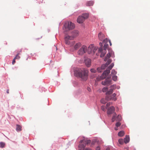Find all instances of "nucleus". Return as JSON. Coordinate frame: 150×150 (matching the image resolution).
I'll list each match as a JSON object with an SVG mask.
<instances>
[{"label":"nucleus","instance_id":"obj_16","mask_svg":"<svg viewBox=\"0 0 150 150\" xmlns=\"http://www.w3.org/2000/svg\"><path fill=\"white\" fill-rule=\"evenodd\" d=\"M98 36L99 39L101 41H102L105 38V35L101 32L99 33Z\"/></svg>","mask_w":150,"mask_h":150},{"label":"nucleus","instance_id":"obj_39","mask_svg":"<svg viewBox=\"0 0 150 150\" xmlns=\"http://www.w3.org/2000/svg\"><path fill=\"white\" fill-rule=\"evenodd\" d=\"M111 104V103L110 102H109L107 103L106 104V106L107 107H109Z\"/></svg>","mask_w":150,"mask_h":150},{"label":"nucleus","instance_id":"obj_7","mask_svg":"<svg viewBox=\"0 0 150 150\" xmlns=\"http://www.w3.org/2000/svg\"><path fill=\"white\" fill-rule=\"evenodd\" d=\"M87 50V47L85 45H82L78 52V54L79 55H82L86 53Z\"/></svg>","mask_w":150,"mask_h":150},{"label":"nucleus","instance_id":"obj_18","mask_svg":"<svg viewBox=\"0 0 150 150\" xmlns=\"http://www.w3.org/2000/svg\"><path fill=\"white\" fill-rule=\"evenodd\" d=\"M81 46V44L80 42H78L74 46V49L75 50H77Z\"/></svg>","mask_w":150,"mask_h":150},{"label":"nucleus","instance_id":"obj_30","mask_svg":"<svg viewBox=\"0 0 150 150\" xmlns=\"http://www.w3.org/2000/svg\"><path fill=\"white\" fill-rule=\"evenodd\" d=\"M117 73V72L115 70H112L111 72V74L112 75H115Z\"/></svg>","mask_w":150,"mask_h":150},{"label":"nucleus","instance_id":"obj_41","mask_svg":"<svg viewBox=\"0 0 150 150\" xmlns=\"http://www.w3.org/2000/svg\"><path fill=\"white\" fill-rule=\"evenodd\" d=\"M109 42L110 43V46H111L112 45V43L110 40H109Z\"/></svg>","mask_w":150,"mask_h":150},{"label":"nucleus","instance_id":"obj_19","mask_svg":"<svg viewBox=\"0 0 150 150\" xmlns=\"http://www.w3.org/2000/svg\"><path fill=\"white\" fill-rule=\"evenodd\" d=\"M94 4V1H90L87 2L86 3V5L87 6H92Z\"/></svg>","mask_w":150,"mask_h":150},{"label":"nucleus","instance_id":"obj_37","mask_svg":"<svg viewBox=\"0 0 150 150\" xmlns=\"http://www.w3.org/2000/svg\"><path fill=\"white\" fill-rule=\"evenodd\" d=\"M101 109L105 111L106 110V108H105L104 106L103 105L101 107Z\"/></svg>","mask_w":150,"mask_h":150},{"label":"nucleus","instance_id":"obj_4","mask_svg":"<svg viewBox=\"0 0 150 150\" xmlns=\"http://www.w3.org/2000/svg\"><path fill=\"white\" fill-rule=\"evenodd\" d=\"M89 17L88 13H83L81 16H79L77 20V22L79 23H82L85 20L88 18Z\"/></svg>","mask_w":150,"mask_h":150},{"label":"nucleus","instance_id":"obj_31","mask_svg":"<svg viewBox=\"0 0 150 150\" xmlns=\"http://www.w3.org/2000/svg\"><path fill=\"white\" fill-rule=\"evenodd\" d=\"M121 125V123L118 121V122H117L115 124V126L117 127H119Z\"/></svg>","mask_w":150,"mask_h":150},{"label":"nucleus","instance_id":"obj_48","mask_svg":"<svg viewBox=\"0 0 150 150\" xmlns=\"http://www.w3.org/2000/svg\"><path fill=\"white\" fill-rule=\"evenodd\" d=\"M73 42L74 43V42Z\"/></svg>","mask_w":150,"mask_h":150},{"label":"nucleus","instance_id":"obj_11","mask_svg":"<svg viewBox=\"0 0 150 150\" xmlns=\"http://www.w3.org/2000/svg\"><path fill=\"white\" fill-rule=\"evenodd\" d=\"M116 95V94L115 93H114L111 96H106V99L107 100H112L115 101L117 100Z\"/></svg>","mask_w":150,"mask_h":150},{"label":"nucleus","instance_id":"obj_46","mask_svg":"<svg viewBox=\"0 0 150 150\" xmlns=\"http://www.w3.org/2000/svg\"><path fill=\"white\" fill-rule=\"evenodd\" d=\"M106 150H110V149L109 148H107Z\"/></svg>","mask_w":150,"mask_h":150},{"label":"nucleus","instance_id":"obj_23","mask_svg":"<svg viewBox=\"0 0 150 150\" xmlns=\"http://www.w3.org/2000/svg\"><path fill=\"white\" fill-rule=\"evenodd\" d=\"M125 132L123 131H121L118 133V135L120 137H122L124 135Z\"/></svg>","mask_w":150,"mask_h":150},{"label":"nucleus","instance_id":"obj_38","mask_svg":"<svg viewBox=\"0 0 150 150\" xmlns=\"http://www.w3.org/2000/svg\"><path fill=\"white\" fill-rule=\"evenodd\" d=\"M15 60L16 59L14 58L13 60L12 64L13 65L16 62Z\"/></svg>","mask_w":150,"mask_h":150},{"label":"nucleus","instance_id":"obj_3","mask_svg":"<svg viewBox=\"0 0 150 150\" xmlns=\"http://www.w3.org/2000/svg\"><path fill=\"white\" fill-rule=\"evenodd\" d=\"M112 53V52H110L107 54L104 60L105 61H106L107 60L108 61L105 64H103L102 65L101 67L102 69L103 70L105 69V68L111 62L112 60L110 59H109V58L110 57Z\"/></svg>","mask_w":150,"mask_h":150},{"label":"nucleus","instance_id":"obj_17","mask_svg":"<svg viewBox=\"0 0 150 150\" xmlns=\"http://www.w3.org/2000/svg\"><path fill=\"white\" fill-rule=\"evenodd\" d=\"M91 140H86L85 139L81 140L80 141V143H83L88 144H90L91 142Z\"/></svg>","mask_w":150,"mask_h":150},{"label":"nucleus","instance_id":"obj_15","mask_svg":"<svg viewBox=\"0 0 150 150\" xmlns=\"http://www.w3.org/2000/svg\"><path fill=\"white\" fill-rule=\"evenodd\" d=\"M111 81L109 79H105V81H102V84L103 85H109L111 84Z\"/></svg>","mask_w":150,"mask_h":150},{"label":"nucleus","instance_id":"obj_12","mask_svg":"<svg viewBox=\"0 0 150 150\" xmlns=\"http://www.w3.org/2000/svg\"><path fill=\"white\" fill-rule=\"evenodd\" d=\"M115 108L113 106H111L108 109L107 113L108 115L112 114L114 113L115 112Z\"/></svg>","mask_w":150,"mask_h":150},{"label":"nucleus","instance_id":"obj_1","mask_svg":"<svg viewBox=\"0 0 150 150\" xmlns=\"http://www.w3.org/2000/svg\"><path fill=\"white\" fill-rule=\"evenodd\" d=\"M88 73V71L83 68L77 69L75 71V74L76 76L81 78L84 81L87 80Z\"/></svg>","mask_w":150,"mask_h":150},{"label":"nucleus","instance_id":"obj_42","mask_svg":"<svg viewBox=\"0 0 150 150\" xmlns=\"http://www.w3.org/2000/svg\"><path fill=\"white\" fill-rule=\"evenodd\" d=\"M99 45H100L101 47H102V45H102V42H100V43H99Z\"/></svg>","mask_w":150,"mask_h":150},{"label":"nucleus","instance_id":"obj_21","mask_svg":"<svg viewBox=\"0 0 150 150\" xmlns=\"http://www.w3.org/2000/svg\"><path fill=\"white\" fill-rule=\"evenodd\" d=\"M113 92V89L112 88L110 89L109 91H108L106 93V96H110V95Z\"/></svg>","mask_w":150,"mask_h":150},{"label":"nucleus","instance_id":"obj_10","mask_svg":"<svg viewBox=\"0 0 150 150\" xmlns=\"http://www.w3.org/2000/svg\"><path fill=\"white\" fill-rule=\"evenodd\" d=\"M122 117L120 115H119L117 116V114L116 113H114L113 114V117L111 119L112 122H113L115 120L116 121L120 122L122 120Z\"/></svg>","mask_w":150,"mask_h":150},{"label":"nucleus","instance_id":"obj_33","mask_svg":"<svg viewBox=\"0 0 150 150\" xmlns=\"http://www.w3.org/2000/svg\"><path fill=\"white\" fill-rule=\"evenodd\" d=\"M109 40H108L107 38H106L103 40V42L105 43V44H107L108 42H109Z\"/></svg>","mask_w":150,"mask_h":150},{"label":"nucleus","instance_id":"obj_5","mask_svg":"<svg viewBox=\"0 0 150 150\" xmlns=\"http://www.w3.org/2000/svg\"><path fill=\"white\" fill-rule=\"evenodd\" d=\"M64 26L66 31L73 29L75 27V25L71 22H67L65 23Z\"/></svg>","mask_w":150,"mask_h":150},{"label":"nucleus","instance_id":"obj_9","mask_svg":"<svg viewBox=\"0 0 150 150\" xmlns=\"http://www.w3.org/2000/svg\"><path fill=\"white\" fill-rule=\"evenodd\" d=\"M72 35H67V36L66 38L69 39L70 40H72L76 37L78 36L79 34V33L78 31L74 30L72 32Z\"/></svg>","mask_w":150,"mask_h":150},{"label":"nucleus","instance_id":"obj_13","mask_svg":"<svg viewBox=\"0 0 150 150\" xmlns=\"http://www.w3.org/2000/svg\"><path fill=\"white\" fill-rule=\"evenodd\" d=\"M84 62L86 65L88 67H90L91 64V60L88 58H86L84 59Z\"/></svg>","mask_w":150,"mask_h":150},{"label":"nucleus","instance_id":"obj_20","mask_svg":"<svg viewBox=\"0 0 150 150\" xmlns=\"http://www.w3.org/2000/svg\"><path fill=\"white\" fill-rule=\"evenodd\" d=\"M129 141V137L128 135H126L124 139V142L125 144L128 143Z\"/></svg>","mask_w":150,"mask_h":150},{"label":"nucleus","instance_id":"obj_14","mask_svg":"<svg viewBox=\"0 0 150 150\" xmlns=\"http://www.w3.org/2000/svg\"><path fill=\"white\" fill-rule=\"evenodd\" d=\"M86 144L83 143H81L79 145V147L80 149V150H90L89 149H85L86 146Z\"/></svg>","mask_w":150,"mask_h":150},{"label":"nucleus","instance_id":"obj_6","mask_svg":"<svg viewBox=\"0 0 150 150\" xmlns=\"http://www.w3.org/2000/svg\"><path fill=\"white\" fill-rule=\"evenodd\" d=\"M108 47V44H105L104 46V49H102V47H100L98 50V53H101L100 57H103L105 54L106 53V49Z\"/></svg>","mask_w":150,"mask_h":150},{"label":"nucleus","instance_id":"obj_45","mask_svg":"<svg viewBox=\"0 0 150 150\" xmlns=\"http://www.w3.org/2000/svg\"><path fill=\"white\" fill-rule=\"evenodd\" d=\"M7 93H9V90H7Z\"/></svg>","mask_w":150,"mask_h":150},{"label":"nucleus","instance_id":"obj_40","mask_svg":"<svg viewBox=\"0 0 150 150\" xmlns=\"http://www.w3.org/2000/svg\"><path fill=\"white\" fill-rule=\"evenodd\" d=\"M100 147L99 146H97L96 149V150H100Z\"/></svg>","mask_w":150,"mask_h":150},{"label":"nucleus","instance_id":"obj_44","mask_svg":"<svg viewBox=\"0 0 150 150\" xmlns=\"http://www.w3.org/2000/svg\"><path fill=\"white\" fill-rule=\"evenodd\" d=\"M115 130H117L118 129H117V127H115Z\"/></svg>","mask_w":150,"mask_h":150},{"label":"nucleus","instance_id":"obj_47","mask_svg":"<svg viewBox=\"0 0 150 150\" xmlns=\"http://www.w3.org/2000/svg\"><path fill=\"white\" fill-rule=\"evenodd\" d=\"M64 33H66L65 31H64Z\"/></svg>","mask_w":150,"mask_h":150},{"label":"nucleus","instance_id":"obj_24","mask_svg":"<svg viewBox=\"0 0 150 150\" xmlns=\"http://www.w3.org/2000/svg\"><path fill=\"white\" fill-rule=\"evenodd\" d=\"M66 37L65 38V43L69 45L70 44V42L69 40H70L69 39L66 38Z\"/></svg>","mask_w":150,"mask_h":150},{"label":"nucleus","instance_id":"obj_27","mask_svg":"<svg viewBox=\"0 0 150 150\" xmlns=\"http://www.w3.org/2000/svg\"><path fill=\"white\" fill-rule=\"evenodd\" d=\"M20 53H18V54L16 55L14 58L16 59H19L20 58V57L19 56Z\"/></svg>","mask_w":150,"mask_h":150},{"label":"nucleus","instance_id":"obj_29","mask_svg":"<svg viewBox=\"0 0 150 150\" xmlns=\"http://www.w3.org/2000/svg\"><path fill=\"white\" fill-rule=\"evenodd\" d=\"M118 142L119 144H123L124 141L122 139H119L118 140Z\"/></svg>","mask_w":150,"mask_h":150},{"label":"nucleus","instance_id":"obj_22","mask_svg":"<svg viewBox=\"0 0 150 150\" xmlns=\"http://www.w3.org/2000/svg\"><path fill=\"white\" fill-rule=\"evenodd\" d=\"M22 127L20 125H16V130L17 131H20L21 130Z\"/></svg>","mask_w":150,"mask_h":150},{"label":"nucleus","instance_id":"obj_8","mask_svg":"<svg viewBox=\"0 0 150 150\" xmlns=\"http://www.w3.org/2000/svg\"><path fill=\"white\" fill-rule=\"evenodd\" d=\"M97 48L96 47L93 46V45H91L87 48L88 52L89 54H94Z\"/></svg>","mask_w":150,"mask_h":150},{"label":"nucleus","instance_id":"obj_34","mask_svg":"<svg viewBox=\"0 0 150 150\" xmlns=\"http://www.w3.org/2000/svg\"><path fill=\"white\" fill-rule=\"evenodd\" d=\"M110 89H112L113 90L116 88V86L115 85H112L110 87Z\"/></svg>","mask_w":150,"mask_h":150},{"label":"nucleus","instance_id":"obj_35","mask_svg":"<svg viewBox=\"0 0 150 150\" xmlns=\"http://www.w3.org/2000/svg\"><path fill=\"white\" fill-rule=\"evenodd\" d=\"M91 72L95 73L96 72V70L94 69H92L90 70Z\"/></svg>","mask_w":150,"mask_h":150},{"label":"nucleus","instance_id":"obj_36","mask_svg":"<svg viewBox=\"0 0 150 150\" xmlns=\"http://www.w3.org/2000/svg\"><path fill=\"white\" fill-rule=\"evenodd\" d=\"M97 70L98 72H100L102 71V70H103L101 68V67H98L97 69Z\"/></svg>","mask_w":150,"mask_h":150},{"label":"nucleus","instance_id":"obj_43","mask_svg":"<svg viewBox=\"0 0 150 150\" xmlns=\"http://www.w3.org/2000/svg\"><path fill=\"white\" fill-rule=\"evenodd\" d=\"M88 88V91H91V89H90V88Z\"/></svg>","mask_w":150,"mask_h":150},{"label":"nucleus","instance_id":"obj_28","mask_svg":"<svg viewBox=\"0 0 150 150\" xmlns=\"http://www.w3.org/2000/svg\"><path fill=\"white\" fill-rule=\"evenodd\" d=\"M117 76L115 75H113L112 76V79L115 81H116L117 80Z\"/></svg>","mask_w":150,"mask_h":150},{"label":"nucleus","instance_id":"obj_32","mask_svg":"<svg viewBox=\"0 0 150 150\" xmlns=\"http://www.w3.org/2000/svg\"><path fill=\"white\" fill-rule=\"evenodd\" d=\"M0 145L1 148H3L5 146V144L4 143L1 142L0 143Z\"/></svg>","mask_w":150,"mask_h":150},{"label":"nucleus","instance_id":"obj_25","mask_svg":"<svg viewBox=\"0 0 150 150\" xmlns=\"http://www.w3.org/2000/svg\"><path fill=\"white\" fill-rule=\"evenodd\" d=\"M108 100H107L106 99V98H105V99L103 98L101 100L100 102H101L104 104H105L107 102V101H108Z\"/></svg>","mask_w":150,"mask_h":150},{"label":"nucleus","instance_id":"obj_26","mask_svg":"<svg viewBox=\"0 0 150 150\" xmlns=\"http://www.w3.org/2000/svg\"><path fill=\"white\" fill-rule=\"evenodd\" d=\"M108 89L107 87H104L103 88L102 91L103 92H105L108 91Z\"/></svg>","mask_w":150,"mask_h":150},{"label":"nucleus","instance_id":"obj_2","mask_svg":"<svg viewBox=\"0 0 150 150\" xmlns=\"http://www.w3.org/2000/svg\"><path fill=\"white\" fill-rule=\"evenodd\" d=\"M114 65V64L113 63H112L108 67L107 69L103 72L102 75L100 78L98 77L97 78V80L99 81L105 78L110 73V70L111 69Z\"/></svg>","mask_w":150,"mask_h":150}]
</instances>
